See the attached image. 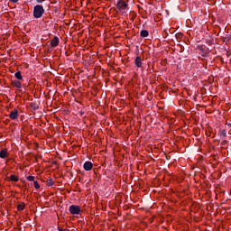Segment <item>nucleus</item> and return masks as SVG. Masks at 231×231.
<instances>
[{"label":"nucleus","mask_w":231,"mask_h":231,"mask_svg":"<svg viewBox=\"0 0 231 231\" xmlns=\"http://www.w3.org/2000/svg\"><path fill=\"white\" fill-rule=\"evenodd\" d=\"M51 48H55L59 46V37L55 36L51 41Z\"/></svg>","instance_id":"5"},{"label":"nucleus","mask_w":231,"mask_h":231,"mask_svg":"<svg viewBox=\"0 0 231 231\" xmlns=\"http://www.w3.org/2000/svg\"><path fill=\"white\" fill-rule=\"evenodd\" d=\"M44 14V8L42 5H36L33 10V16L35 19H41Z\"/></svg>","instance_id":"1"},{"label":"nucleus","mask_w":231,"mask_h":231,"mask_svg":"<svg viewBox=\"0 0 231 231\" xmlns=\"http://www.w3.org/2000/svg\"><path fill=\"white\" fill-rule=\"evenodd\" d=\"M117 9L119 10V12H121V14H125L127 12V10H129V5L125 2H124L123 0H120L117 3Z\"/></svg>","instance_id":"2"},{"label":"nucleus","mask_w":231,"mask_h":231,"mask_svg":"<svg viewBox=\"0 0 231 231\" xmlns=\"http://www.w3.org/2000/svg\"><path fill=\"white\" fill-rule=\"evenodd\" d=\"M9 179L11 180V181H19V178H17V176L15 175H11Z\"/></svg>","instance_id":"14"},{"label":"nucleus","mask_w":231,"mask_h":231,"mask_svg":"<svg viewBox=\"0 0 231 231\" xmlns=\"http://www.w3.org/2000/svg\"><path fill=\"white\" fill-rule=\"evenodd\" d=\"M33 185L36 189H41V185H39V182L38 181H34L33 182Z\"/></svg>","instance_id":"15"},{"label":"nucleus","mask_w":231,"mask_h":231,"mask_svg":"<svg viewBox=\"0 0 231 231\" xmlns=\"http://www.w3.org/2000/svg\"><path fill=\"white\" fill-rule=\"evenodd\" d=\"M26 207V204H24V203H21V204H19L18 206H17V210H24V208Z\"/></svg>","instance_id":"12"},{"label":"nucleus","mask_w":231,"mask_h":231,"mask_svg":"<svg viewBox=\"0 0 231 231\" xmlns=\"http://www.w3.org/2000/svg\"><path fill=\"white\" fill-rule=\"evenodd\" d=\"M46 184L48 187H52V185H54L53 179H48Z\"/></svg>","instance_id":"13"},{"label":"nucleus","mask_w":231,"mask_h":231,"mask_svg":"<svg viewBox=\"0 0 231 231\" xmlns=\"http://www.w3.org/2000/svg\"><path fill=\"white\" fill-rule=\"evenodd\" d=\"M222 134L224 135V136H226V132H225V130L222 132Z\"/></svg>","instance_id":"18"},{"label":"nucleus","mask_w":231,"mask_h":231,"mask_svg":"<svg viewBox=\"0 0 231 231\" xmlns=\"http://www.w3.org/2000/svg\"><path fill=\"white\" fill-rule=\"evenodd\" d=\"M59 230H60V231H64V229H60V228H59Z\"/></svg>","instance_id":"21"},{"label":"nucleus","mask_w":231,"mask_h":231,"mask_svg":"<svg viewBox=\"0 0 231 231\" xmlns=\"http://www.w3.org/2000/svg\"><path fill=\"white\" fill-rule=\"evenodd\" d=\"M15 79L18 80H23V75L21 74V71H18L14 74Z\"/></svg>","instance_id":"11"},{"label":"nucleus","mask_w":231,"mask_h":231,"mask_svg":"<svg viewBox=\"0 0 231 231\" xmlns=\"http://www.w3.org/2000/svg\"><path fill=\"white\" fill-rule=\"evenodd\" d=\"M134 64L137 68H142V58L140 56L135 58Z\"/></svg>","instance_id":"7"},{"label":"nucleus","mask_w":231,"mask_h":231,"mask_svg":"<svg viewBox=\"0 0 231 231\" xmlns=\"http://www.w3.org/2000/svg\"><path fill=\"white\" fill-rule=\"evenodd\" d=\"M149 36V31L143 30L141 31V37H148Z\"/></svg>","instance_id":"10"},{"label":"nucleus","mask_w":231,"mask_h":231,"mask_svg":"<svg viewBox=\"0 0 231 231\" xmlns=\"http://www.w3.org/2000/svg\"><path fill=\"white\" fill-rule=\"evenodd\" d=\"M9 117L11 118V120H17V118L19 117V111L17 109L11 111L9 114Z\"/></svg>","instance_id":"4"},{"label":"nucleus","mask_w":231,"mask_h":231,"mask_svg":"<svg viewBox=\"0 0 231 231\" xmlns=\"http://www.w3.org/2000/svg\"><path fill=\"white\" fill-rule=\"evenodd\" d=\"M28 181H33L35 180V177L33 176H28L27 177Z\"/></svg>","instance_id":"16"},{"label":"nucleus","mask_w":231,"mask_h":231,"mask_svg":"<svg viewBox=\"0 0 231 231\" xmlns=\"http://www.w3.org/2000/svg\"><path fill=\"white\" fill-rule=\"evenodd\" d=\"M69 212L73 215L80 214V207L72 205L69 207Z\"/></svg>","instance_id":"3"},{"label":"nucleus","mask_w":231,"mask_h":231,"mask_svg":"<svg viewBox=\"0 0 231 231\" xmlns=\"http://www.w3.org/2000/svg\"><path fill=\"white\" fill-rule=\"evenodd\" d=\"M183 34H181V33H178V34H176V37H177V39H180V37L182 36Z\"/></svg>","instance_id":"17"},{"label":"nucleus","mask_w":231,"mask_h":231,"mask_svg":"<svg viewBox=\"0 0 231 231\" xmlns=\"http://www.w3.org/2000/svg\"><path fill=\"white\" fill-rule=\"evenodd\" d=\"M11 1V3H17V1H19V0H10Z\"/></svg>","instance_id":"19"},{"label":"nucleus","mask_w":231,"mask_h":231,"mask_svg":"<svg viewBox=\"0 0 231 231\" xmlns=\"http://www.w3.org/2000/svg\"><path fill=\"white\" fill-rule=\"evenodd\" d=\"M6 156H8V151H6V150H2V151L0 152V158L5 159V158H6Z\"/></svg>","instance_id":"9"},{"label":"nucleus","mask_w":231,"mask_h":231,"mask_svg":"<svg viewBox=\"0 0 231 231\" xmlns=\"http://www.w3.org/2000/svg\"><path fill=\"white\" fill-rule=\"evenodd\" d=\"M37 1V3H42V1H44V0H36Z\"/></svg>","instance_id":"20"},{"label":"nucleus","mask_w":231,"mask_h":231,"mask_svg":"<svg viewBox=\"0 0 231 231\" xmlns=\"http://www.w3.org/2000/svg\"><path fill=\"white\" fill-rule=\"evenodd\" d=\"M13 86H14V88H17L18 89H21L23 84H21V81L19 80H14L12 81Z\"/></svg>","instance_id":"8"},{"label":"nucleus","mask_w":231,"mask_h":231,"mask_svg":"<svg viewBox=\"0 0 231 231\" xmlns=\"http://www.w3.org/2000/svg\"><path fill=\"white\" fill-rule=\"evenodd\" d=\"M85 171H91L93 169V163L91 162H86L84 164Z\"/></svg>","instance_id":"6"}]
</instances>
